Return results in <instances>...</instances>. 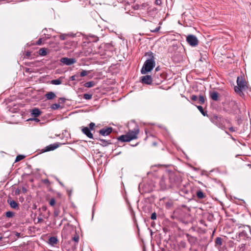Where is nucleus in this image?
<instances>
[{
    "mask_svg": "<svg viewBox=\"0 0 251 251\" xmlns=\"http://www.w3.org/2000/svg\"><path fill=\"white\" fill-rule=\"evenodd\" d=\"M223 110L229 114L234 113L238 109V105L235 100L228 94H223L221 96Z\"/></svg>",
    "mask_w": 251,
    "mask_h": 251,
    "instance_id": "obj_1",
    "label": "nucleus"
},
{
    "mask_svg": "<svg viewBox=\"0 0 251 251\" xmlns=\"http://www.w3.org/2000/svg\"><path fill=\"white\" fill-rule=\"evenodd\" d=\"M145 55L147 56L148 58L141 70V73L143 75L151 72L155 66L154 54L151 51L147 52Z\"/></svg>",
    "mask_w": 251,
    "mask_h": 251,
    "instance_id": "obj_2",
    "label": "nucleus"
},
{
    "mask_svg": "<svg viewBox=\"0 0 251 251\" xmlns=\"http://www.w3.org/2000/svg\"><path fill=\"white\" fill-rule=\"evenodd\" d=\"M237 86L234 87V91L240 96L243 95V91L246 90L247 85L245 79L242 76H238L237 78Z\"/></svg>",
    "mask_w": 251,
    "mask_h": 251,
    "instance_id": "obj_3",
    "label": "nucleus"
},
{
    "mask_svg": "<svg viewBox=\"0 0 251 251\" xmlns=\"http://www.w3.org/2000/svg\"><path fill=\"white\" fill-rule=\"evenodd\" d=\"M251 234V233L250 227L249 226H245L241 229L238 234L236 235L235 239L237 241L245 240L246 239L249 238Z\"/></svg>",
    "mask_w": 251,
    "mask_h": 251,
    "instance_id": "obj_4",
    "label": "nucleus"
},
{
    "mask_svg": "<svg viewBox=\"0 0 251 251\" xmlns=\"http://www.w3.org/2000/svg\"><path fill=\"white\" fill-rule=\"evenodd\" d=\"M186 41L192 47H196L198 45L199 41L195 35L190 34L186 37Z\"/></svg>",
    "mask_w": 251,
    "mask_h": 251,
    "instance_id": "obj_5",
    "label": "nucleus"
},
{
    "mask_svg": "<svg viewBox=\"0 0 251 251\" xmlns=\"http://www.w3.org/2000/svg\"><path fill=\"white\" fill-rule=\"evenodd\" d=\"M76 59L74 58L63 57L61 58L60 62L66 65H71L76 62Z\"/></svg>",
    "mask_w": 251,
    "mask_h": 251,
    "instance_id": "obj_6",
    "label": "nucleus"
},
{
    "mask_svg": "<svg viewBox=\"0 0 251 251\" xmlns=\"http://www.w3.org/2000/svg\"><path fill=\"white\" fill-rule=\"evenodd\" d=\"M113 128L111 127H104L99 131L100 134L103 136L109 135L112 131Z\"/></svg>",
    "mask_w": 251,
    "mask_h": 251,
    "instance_id": "obj_7",
    "label": "nucleus"
},
{
    "mask_svg": "<svg viewBox=\"0 0 251 251\" xmlns=\"http://www.w3.org/2000/svg\"><path fill=\"white\" fill-rule=\"evenodd\" d=\"M139 132V129L138 126L135 127L133 130H129L127 134L130 137L132 138L133 139H136L137 138V135Z\"/></svg>",
    "mask_w": 251,
    "mask_h": 251,
    "instance_id": "obj_8",
    "label": "nucleus"
},
{
    "mask_svg": "<svg viewBox=\"0 0 251 251\" xmlns=\"http://www.w3.org/2000/svg\"><path fill=\"white\" fill-rule=\"evenodd\" d=\"M209 97L214 101H217L219 100V94L218 92L213 89L209 91Z\"/></svg>",
    "mask_w": 251,
    "mask_h": 251,
    "instance_id": "obj_9",
    "label": "nucleus"
},
{
    "mask_svg": "<svg viewBox=\"0 0 251 251\" xmlns=\"http://www.w3.org/2000/svg\"><path fill=\"white\" fill-rule=\"evenodd\" d=\"M141 81L144 84H151L152 78L151 75H146L142 77Z\"/></svg>",
    "mask_w": 251,
    "mask_h": 251,
    "instance_id": "obj_10",
    "label": "nucleus"
},
{
    "mask_svg": "<svg viewBox=\"0 0 251 251\" xmlns=\"http://www.w3.org/2000/svg\"><path fill=\"white\" fill-rule=\"evenodd\" d=\"M59 145L58 143H55L53 144L49 145V146H47L45 147V149H44V151H53L55 149H57L58 147H59Z\"/></svg>",
    "mask_w": 251,
    "mask_h": 251,
    "instance_id": "obj_11",
    "label": "nucleus"
},
{
    "mask_svg": "<svg viewBox=\"0 0 251 251\" xmlns=\"http://www.w3.org/2000/svg\"><path fill=\"white\" fill-rule=\"evenodd\" d=\"M82 132L88 138L93 139V134L91 132V130L88 127H83L82 128Z\"/></svg>",
    "mask_w": 251,
    "mask_h": 251,
    "instance_id": "obj_12",
    "label": "nucleus"
},
{
    "mask_svg": "<svg viewBox=\"0 0 251 251\" xmlns=\"http://www.w3.org/2000/svg\"><path fill=\"white\" fill-rule=\"evenodd\" d=\"M118 140L120 141L125 142H129L132 140V138H130V137L126 133L125 135H122L119 136L118 138Z\"/></svg>",
    "mask_w": 251,
    "mask_h": 251,
    "instance_id": "obj_13",
    "label": "nucleus"
},
{
    "mask_svg": "<svg viewBox=\"0 0 251 251\" xmlns=\"http://www.w3.org/2000/svg\"><path fill=\"white\" fill-rule=\"evenodd\" d=\"M41 113V112L38 108H34L32 110L31 114L34 117H37L40 115Z\"/></svg>",
    "mask_w": 251,
    "mask_h": 251,
    "instance_id": "obj_14",
    "label": "nucleus"
},
{
    "mask_svg": "<svg viewBox=\"0 0 251 251\" xmlns=\"http://www.w3.org/2000/svg\"><path fill=\"white\" fill-rule=\"evenodd\" d=\"M211 121L215 125L217 126H219V121H220V120H219V118L218 116H216V115H213L211 118Z\"/></svg>",
    "mask_w": 251,
    "mask_h": 251,
    "instance_id": "obj_15",
    "label": "nucleus"
},
{
    "mask_svg": "<svg viewBox=\"0 0 251 251\" xmlns=\"http://www.w3.org/2000/svg\"><path fill=\"white\" fill-rule=\"evenodd\" d=\"M196 196L199 199H202L205 197V194L203 193V192L201 190H199L197 191L196 192Z\"/></svg>",
    "mask_w": 251,
    "mask_h": 251,
    "instance_id": "obj_16",
    "label": "nucleus"
},
{
    "mask_svg": "<svg viewBox=\"0 0 251 251\" xmlns=\"http://www.w3.org/2000/svg\"><path fill=\"white\" fill-rule=\"evenodd\" d=\"M58 242V240L56 237L52 236L49 238V243L50 245L53 246L56 244Z\"/></svg>",
    "mask_w": 251,
    "mask_h": 251,
    "instance_id": "obj_17",
    "label": "nucleus"
},
{
    "mask_svg": "<svg viewBox=\"0 0 251 251\" xmlns=\"http://www.w3.org/2000/svg\"><path fill=\"white\" fill-rule=\"evenodd\" d=\"M8 203L12 208L16 209L18 207V203L14 200L8 201Z\"/></svg>",
    "mask_w": 251,
    "mask_h": 251,
    "instance_id": "obj_18",
    "label": "nucleus"
},
{
    "mask_svg": "<svg viewBox=\"0 0 251 251\" xmlns=\"http://www.w3.org/2000/svg\"><path fill=\"white\" fill-rule=\"evenodd\" d=\"M45 97L48 100H52L56 97V95L54 93L50 92L47 93L45 95Z\"/></svg>",
    "mask_w": 251,
    "mask_h": 251,
    "instance_id": "obj_19",
    "label": "nucleus"
},
{
    "mask_svg": "<svg viewBox=\"0 0 251 251\" xmlns=\"http://www.w3.org/2000/svg\"><path fill=\"white\" fill-rule=\"evenodd\" d=\"M99 140L100 142V145L103 146H106L107 145L111 144L110 140H105L102 139H99Z\"/></svg>",
    "mask_w": 251,
    "mask_h": 251,
    "instance_id": "obj_20",
    "label": "nucleus"
},
{
    "mask_svg": "<svg viewBox=\"0 0 251 251\" xmlns=\"http://www.w3.org/2000/svg\"><path fill=\"white\" fill-rule=\"evenodd\" d=\"M95 83L94 81H88V82H86L84 84V86L85 87L91 88V87H93L95 85Z\"/></svg>",
    "mask_w": 251,
    "mask_h": 251,
    "instance_id": "obj_21",
    "label": "nucleus"
},
{
    "mask_svg": "<svg viewBox=\"0 0 251 251\" xmlns=\"http://www.w3.org/2000/svg\"><path fill=\"white\" fill-rule=\"evenodd\" d=\"M38 53L41 56H45L47 54L46 50L45 48H41L39 50Z\"/></svg>",
    "mask_w": 251,
    "mask_h": 251,
    "instance_id": "obj_22",
    "label": "nucleus"
},
{
    "mask_svg": "<svg viewBox=\"0 0 251 251\" xmlns=\"http://www.w3.org/2000/svg\"><path fill=\"white\" fill-rule=\"evenodd\" d=\"M50 83L53 85H59L61 83V81L59 79H53L51 81Z\"/></svg>",
    "mask_w": 251,
    "mask_h": 251,
    "instance_id": "obj_23",
    "label": "nucleus"
},
{
    "mask_svg": "<svg viewBox=\"0 0 251 251\" xmlns=\"http://www.w3.org/2000/svg\"><path fill=\"white\" fill-rule=\"evenodd\" d=\"M199 103L200 104H203L204 103V102H205L204 96L203 95H200L199 96Z\"/></svg>",
    "mask_w": 251,
    "mask_h": 251,
    "instance_id": "obj_24",
    "label": "nucleus"
},
{
    "mask_svg": "<svg viewBox=\"0 0 251 251\" xmlns=\"http://www.w3.org/2000/svg\"><path fill=\"white\" fill-rule=\"evenodd\" d=\"M15 215V213L12 211H7L5 213V216L7 218H12Z\"/></svg>",
    "mask_w": 251,
    "mask_h": 251,
    "instance_id": "obj_25",
    "label": "nucleus"
},
{
    "mask_svg": "<svg viewBox=\"0 0 251 251\" xmlns=\"http://www.w3.org/2000/svg\"><path fill=\"white\" fill-rule=\"evenodd\" d=\"M197 107L204 116H206V112L204 111L203 107L201 106L198 105L197 106Z\"/></svg>",
    "mask_w": 251,
    "mask_h": 251,
    "instance_id": "obj_26",
    "label": "nucleus"
},
{
    "mask_svg": "<svg viewBox=\"0 0 251 251\" xmlns=\"http://www.w3.org/2000/svg\"><path fill=\"white\" fill-rule=\"evenodd\" d=\"M179 247L181 248H185L186 247V243L184 241H181L179 243Z\"/></svg>",
    "mask_w": 251,
    "mask_h": 251,
    "instance_id": "obj_27",
    "label": "nucleus"
},
{
    "mask_svg": "<svg viewBox=\"0 0 251 251\" xmlns=\"http://www.w3.org/2000/svg\"><path fill=\"white\" fill-rule=\"evenodd\" d=\"M62 236H64L65 238L67 237V228H64L62 230Z\"/></svg>",
    "mask_w": 251,
    "mask_h": 251,
    "instance_id": "obj_28",
    "label": "nucleus"
},
{
    "mask_svg": "<svg viewBox=\"0 0 251 251\" xmlns=\"http://www.w3.org/2000/svg\"><path fill=\"white\" fill-rule=\"evenodd\" d=\"M60 107V105L58 103H54L51 105V108L53 110H56L58 109Z\"/></svg>",
    "mask_w": 251,
    "mask_h": 251,
    "instance_id": "obj_29",
    "label": "nucleus"
},
{
    "mask_svg": "<svg viewBox=\"0 0 251 251\" xmlns=\"http://www.w3.org/2000/svg\"><path fill=\"white\" fill-rule=\"evenodd\" d=\"M92 98V95L89 94H84L83 95V98L85 100H90Z\"/></svg>",
    "mask_w": 251,
    "mask_h": 251,
    "instance_id": "obj_30",
    "label": "nucleus"
},
{
    "mask_svg": "<svg viewBox=\"0 0 251 251\" xmlns=\"http://www.w3.org/2000/svg\"><path fill=\"white\" fill-rule=\"evenodd\" d=\"M24 157H25V156H24L23 155H18L17 156V157L16 158L15 162L19 161L22 160L23 159H24Z\"/></svg>",
    "mask_w": 251,
    "mask_h": 251,
    "instance_id": "obj_31",
    "label": "nucleus"
},
{
    "mask_svg": "<svg viewBox=\"0 0 251 251\" xmlns=\"http://www.w3.org/2000/svg\"><path fill=\"white\" fill-rule=\"evenodd\" d=\"M55 202H56V201H55V199L51 198L49 201V204H50V206H53L55 205Z\"/></svg>",
    "mask_w": 251,
    "mask_h": 251,
    "instance_id": "obj_32",
    "label": "nucleus"
},
{
    "mask_svg": "<svg viewBox=\"0 0 251 251\" xmlns=\"http://www.w3.org/2000/svg\"><path fill=\"white\" fill-rule=\"evenodd\" d=\"M88 74V72L86 70H82L80 74V76L83 77L87 75Z\"/></svg>",
    "mask_w": 251,
    "mask_h": 251,
    "instance_id": "obj_33",
    "label": "nucleus"
},
{
    "mask_svg": "<svg viewBox=\"0 0 251 251\" xmlns=\"http://www.w3.org/2000/svg\"><path fill=\"white\" fill-rule=\"evenodd\" d=\"M79 75H72L71 77V80H79L78 78Z\"/></svg>",
    "mask_w": 251,
    "mask_h": 251,
    "instance_id": "obj_34",
    "label": "nucleus"
},
{
    "mask_svg": "<svg viewBox=\"0 0 251 251\" xmlns=\"http://www.w3.org/2000/svg\"><path fill=\"white\" fill-rule=\"evenodd\" d=\"M215 243L216 244V246H217V248L218 249H219V246H220V237H218L216 238Z\"/></svg>",
    "mask_w": 251,
    "mask_h": 251,
    "instance_id": "obj_35",
    "label": "nucleus"
},
{
    "mask_svg": "<svg viewBox=\"0 0 251 251\" xmlns=\"http://www.w3.org/2000/svg\"><path fill=\"white\" fill-rule=\"evenodd\" d=\"M225 38L226 40H229L230 38V36L228 34H226L225 33H224V35H221V38Z\"/></svg>",
    "mask_w": 251,
    "mask_h": 251,
    "instance_id": "obj_36",
    "label": "nucleus"
},
{
    "mask_svg": "<svg viewBox=\"0 0 251 251\" xmlns=\"http://www.w3.org/2000/svg\"><path fill=\"white\" fill-rule=\"evenodd\" d=\"M160 183L161 186H163V187H167V185L165 183V180H164V178H161Z\"/></svg>",
    "mask_w": 251,
    "mask_h": 251,
    "instance_id": "obj_37",
    "label": "nucleus"
},
{
    "mask_svg": "<svg viewBox=\"0 0 251 251\" xmlns=\"http://www.w3.org/2000/svg\"><path fill=\"white\" fill-rule=\"evenodd\" d=\"M79 236L78 235H75L73 238V240L74 241H75V242H78V241H79Z\"/></svg>",
    "mask_w": 251,
    "mask_h": 251,
    "instance_id": "obj_38",
    "label": "nucleus"
},
{
    "mask_svg": "<svg viewBox=\"0 0 251 251\" xmlns=\"http://www.w3.org/2000/svg\"><path fill=\"white\" fill-rule=\"evenodd\" d=\"M95 126V124L94 123H91L89 125V128L90 130H93L94 126Z\"/></svg>",
    "mask_w": 251,
    "mask_h": 251,
    "instance_id": "obj_39",
    "label": "nucleus"
},
{
    "mask_svg": "<svg viewBox=\"0 0 251 251\" xmlns=\"http://www.w3.org/2000/svg\"><path fill=\"white\" fill-rule=\"evenodd\" d=\"M156 214L155 212H153L151 214V220H154L155 219H156Z\"/></svg>",
    "mask_w": 251,
    "mask_h": 251,
    "instance_id": "obj_40",
    "label": "nucleus"
},
{
    "mask_svg": "<svg viewBox=\"0 0 251 251\" xmlns=\"http://www.w3.org/2000/svg\"><path fill=\"white\" fill-rule=\"evenodd\" d=\"M160 29V26H158L157 27H156L155 28H154V29H151V32H158Z\"/></svg>",
    "mask_w": 251,
    "mask_h": 251,
    "instance_id": "obj_41",
    "label": "nucleus"
},
{
    "mask_svg": "<svg viewBox=\"0 0 251 251\" xmlns=\"http://www.w3.org/2000/svg\"><path fill=\"white\" fill-rule=\"evenodd\" d=\"M176 178V176L174 175H171L170 176L169 179L170 181H172V179H173L174 181L175 180V179Z\"/></svg>",
    "mask_w": 251,
    "mask_h": 251,
    "instance_id": "obj_42",
    "label": "nucleus"
},
{
    "mask_svg": "<svg viewBox=\"0 0 251 251\" xmlns=\"http://www.w3.org/2000/svg\"><path fill=\"white\" fill-rule=\"evenodd\" d=\"M191 100H193V101H196L197 100H198V97L196 95H192L191 96Z\"/></svg>",
    "mask_w": 251,
    "mask_h": 251,
    "instance_id": "obj_43",
    "label": "nucleus"
},
{
    "mask_svg": "<svg viewBox=\"0 0 251 251\" xmlns=\"http://www.w3.org/2000/svg\"><path fill=\"white\" fill-rule=\"evenodd\" d=\"M59 211L58 210H55L54 211V215L55 217H57L59 215Z\"/></svg>",
    "mask_w": 251,
    "mask_h": 251,
    "instance_id": "obj_44",
    "label": "nucleus"
},
{
    "mask_svg": "<svg viewBox=\"0 0 251 251\" xmlns=\"http://www.w3.org/2000/svg\"><path fill=\"white\" fill-rule=\"evenodd\" d=\"M66 35H65V34H61L60 36V39H61L62 40H64L66 39Z\"/></svg>",
    "mask_w": 251,
    "mask_h": 251,
    "instance_id": "obj_45",
    "label": "nucleus"
},
{
    "mask_svg": "<svg viewBox=\"0 0 251 251\" xmlns=\"http://www.w3.org/2000/svg\"><path fill=\"white\" fill-rule=\"evenodd\" d=\"M42 38H40L37 41L36 44L38 45H40L41 44V43H42Z\"/></svg>",
    "mask_w": 251,
    "mask_h": 251,
    "instance_id": "obj_46",
    "label": "nucleus"
},
{
    "mask_svg": "<svg viewBox=\"0 0 251 251\" xmlns=\"http://www.w3.org/2000/svg\"><path fill=\"white\" fill-rule=\"evenodd\" d=\"M228 128H229V130L231 132H234L235 131V129H234V128L233 126L229 127Z\"/></svg>",
    "mask_w": 251,
    "mask_h": 251,
    "instance_id": "obj_47",
    "label": "nucleus"
},
{
    "mask_svg": "<svg viewBox=\"0 0 251 251\" xmlns=\"http://www.w3.org/2000/svg\"><path fill=\"white\" fill-rule=\"evenodd\" d=\"M171 185H170V187H175L176 185H177L176 184V183L175 182H171Z\"/></svg>",
    "mask_w": 251,
    "mask_h": 251,
    "instance_id": "obj_48",
    "label": "nucleus"
},
{
    "mask_svg": "<svg viewBox=\"0 0 251 251\" xmlns=\"http://www.w3.org/2000/svg\"><path fill=\"white\" fill-rule=\"evenodd\" d=\"M187 236L188 237V240L190 242L191 239H192L193 237L191 236H190L189 234H187Z\"/></svg>",
    "mask_w": 251,
    "mask_h": 251,
    "instance_id": "obj_49",
    "label": "nucleus"
},
{
    "mask_svg": "<svg viewBox=\"0 0 251 251\" xmlns=\"http://www.w3.org/2000/svg\"><path fill=\"white\" fill-rule=\"evenodd\" d=\"M184 26H189V25H188L187 24V23L186 22V21H185V19H184Z\"/></svg>",
    "mask_w": 251,
    "mask_h": 251,
    "instance_id": "obj_50",
    "label": "nucleus"
},
{
    "mask_svg": "<svg viewBox=\"0 0 251 251\" xmlns=\"http://www.w3.org/2000/svg\"><path fill=\"white\" fill-rule=\"evenodd\" d=\"M59 100H61V101H62V102H65V99H64V98H60Z\"/></svg>",
    "mask_w": 251,
    "mask_h": 251,
    "instance_id": "obj_51",
    "label": "nucleus"
},
{
    "mask_svg": "<svg viewBox=\"0 0 251 251\" xmlns=\"http://www.w3.org/2000/svg\"><path fill=\"white\" fill-rule=\"evenodd\" d=\"M26 55L28 57H29L30 55V52H27L26 53Z\"/></svg>",
    "mask_w": 251,
    "mask_h": 251,
    "instance_id": "obj_52",
    "label": "nucleus"
},
{
    "mask_svg": "<svg viewBox=\"0 0 251 251\" xmlns=\"http://www.w3.org/2000/svg\"><path fill=\"white\" fill-rule=\"evenodd\" d=\"M95 37L94 41L96 42L99 40L98 37Z\"/></svg>",
    "mask_w": 251,
    "mask_h": 251,
    "instance_id": "obj_53",
    "label": "nucleus"
},
{
    "mask_svg": "<svg viewBox=\"0 0 251 251\" xmlns=\"http://www.w3.org/2000/svg\"><path fill=\"white\" fill-rule=\"evenodd\" d=\"M38 222H40L43 221V219L41 218H38Z\"/></svg>",
    "mask_w": 251,
    "mask_h": 251,
    "instance_id": "obj_54",
    "label": "nucleus"
},
{
    "mask_svg": "<svg viewBox=\"0 0 251 251\" xmlns=\"http://www.w3.org/2000/svg\"><path fill=\"white\" fill-rule=\"evenodd\" d=\"M158 70H159V67H157L155 69V71H158Z\"/></svg>",
    "mask_w": 251,
    "mask_h": 251,
    "instance_id": "obj_55",
    "label": "nucleus"
},
{
    "mask_svg": "<svg viewBox=\"0 0 251 251\" xmlns=\"http://www.w3.org/2000/svg\"><path fill=\"white\" fill-rule=\"evenodd\" d=\"M159 1H160V0H156V3L157 4H159Z\"/></svg>",
    "mask_w": 251,
    "mask_h": 251,
    "instance_id": "obj_56",
    "label": "nucleus"
},
{
    "mask_svg": "<svg viewBox=\"0 0 251 251\" xmlns=\"http://www.w3.org/2000/svg\"><path fill=\"white\" fill-rule=\"evenodd\" d=\"M42 209H43L44 210H46V207H42Z\"/></svg>",
    "mask_w": 251,
    "mask_h": 251,
    "instance_id": "obj_57",
    "label": "nucleus"
},
{
    "mask_svg": "<svg viewBox=\"0 0 251 251\" xmlns=\"http://www.w3.org/2000/svg\"><path fill=\"white\" fill-rule=\"evenodd\" d=\"M152 144H153V146H156V143L155 142H153L152 143Z\"/></svg>",
    "mask_w": 251,
    "mask_h": 251,
    "instance_id": "obj_58",
    "label": "nucleus"
},
{
    "mask_svg": "<svg viewBox=\"0 0 251 251\" xmlns=\"http://www.w3.org/2000/svg\"><path fill=\"white\" fill-rule=\"evenodd\" d=\"M23 191H24L25 192H26V189L25 188H23Z\"/></svg>",
    "mask_w": 251,
    "mask_h": 251,
    "instance_id": "obj_59",
    "label": "nucleus"
},
{
    "mask_svg": "<svg viewBox=\"0 0 251 251\" xmlns=\"http://www.w3.org/2000/svg\"><path fill=\"white\" fill-rule=\"evenodd\" d=\"M226 122H227V123L228 124H229V123H230V121H229V120H226Z\"/></svg>",
    "mask_w": 251,
    "mask_h": 251,
    "instance_id": "obj_60",
    "label": "nucleus"
},
{
    "mask_svg": "<svg viewBox=\"0 0 251 251\" xmlns=\"http://www.w3.org/2000/svg\"><path fill=\"white\" fill-rule=\"evenodd\" d=\"M34 120L36 121H39V120L38 119H34Z\"/></svg>",
    "mask_w": 251,
    "mask_h": 251,
    "instance_id": "obj_61",
    "label": "nucleus"
},
{
    "mask_svg": "<svg viewBox=\"0 0 251 251\" xmlns=\"http://www.w3.org/2000/svg\"><path fill=\"white\" fill-rule=\"evenodd\" d=\"M222 55L223 56H226V55H225V54H223V53H222Z\"/></svg>",
    "mask_w": 251,
    "mask_h": 251,
    "instance_id": "obj_62",
    "label": "nucleus"
},
{
    "mask_svg": "<svg viewBox=\"0 0 251 251\" xmlns=\"http://www.w3.org/2000/svg\"><path fill=\"white\" fill-rule=\"evenodd\" d=\"M2 239V237L1 236H0V240Z\"/></svg>",
    "mask_w": 251,
    "mask_h": 251,
    "instance_id": "obj_63",
    "label": "nucleus"
},
{
    "mask_svg": "<svg viewBox=\"0 0 251 251\" xmlns=\"http://www.w3.org/2000/svg\"><path fill=\"white\" fill-rule=\"evenodd\" d=\"M20 235V233H17V235Z\"/></svg>",
    "mask_w": 251,
    "mask_h": 251,
    "instance_id": "obj_64",
    "label": "nucleus"
}]
</instances>
